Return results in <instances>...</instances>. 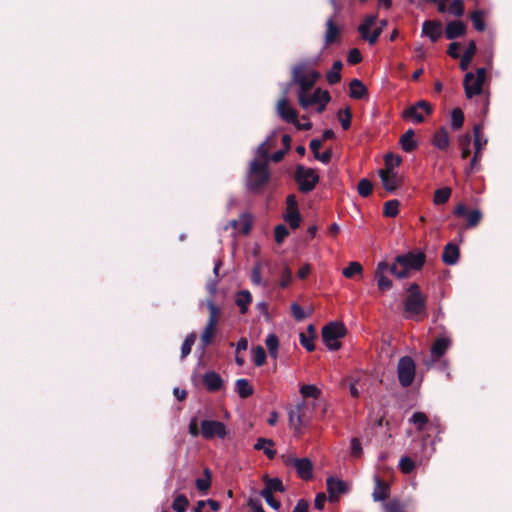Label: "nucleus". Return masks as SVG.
I'll return each instance as SVG.
<instances>
[{
	"label": "nucleus",
	"mask_w": 512,
	"mask_h": 512,
	"mask_svg": "<svg viewBox=\"0 0 512 512\" xmlns=\"http://www.w3.org/2000/svg\"><path fill=\"white\" fill-rule=\"evenodd\" d=\"M265 344L267 346L270 356L276 358L279 347L278 337L274 333H270L265 339Z\"/></svg>",
	"instance_id": "nucleus-38"
},
{
	"label": "nucleus",
	"mask_w": 512,
	"mask_h": 512,
	"mask_svg": "<svg viewBox=\"0 0 512 512\" xmlns=\"http://www.w3.org/2000/svg\"><path fill=\"white\" fill-rule=\"evenodd\" d=\"M415 131L413 129H408L401 137H400V145L403 151L410 153L414 151L418 147V142L414 140Z\"/></svg>",
	"instance_id": "nucleus-23"
},
{
	"label": "nucleus",
	"mask_w": 512,
	"mask_h": 512,
	"mask_svg": "<svg viewBox=\"0 0 512 512\" xmlns=\"http://www.w3.org/2000/svg\"><path fill=\"white\" fill-rule=\"evenodd\" d=\"M418 110L419 109H417L415 106L411 105L403 111L402 117L404 119H410L415 123H422L424 122L425 118L423 114Z\"/></svg>",
	"instance_id": "nucleus-34"
},
{
	"label": "nucleus",
	"mask_w": 512,
	"mask_h": 512,
	"mask_svg": "<svg viewBox=\"0 0 512 512\" xmlns=\"http://www.w3.org/2000/svg\"><path fill=\"white\" fill-rule=\"evenodd\" d=\"M214 332H215V326L206 324L205 329H204V331L201 335V339H200L202 350H204L206 348V346H208L211 343Z\"/></svg>",
	"instance_id": "nucleus-46"
},
{
	"label": "nucleus",
	"mask_w": 512,
	"mask_h": 512,
	"mask_svg": "<svg viewBox=\"0 0 512 512\" xmlns=\"http://www.w3.org/2000/svg\"><path fill=\"white\" fill-rule=\"evenodd\" d=\"M473 134H474V147L475 150L481 151L483 145L487 143V139L482 140V134H481V126L475 125L473 128Z\"/></svg>",
	"instance_id": "nucleus-53"
},
{
	"label": "nucleus",
	"mask_w": 512,
	"mask_h": 512,
	"mask_svg": "<svg viewBox=\"0 0 512 512\" xmlns=\"http://www.w3.org/2000/svg\"><path fill=\"white\" fill-rule=\"evenodd\" d=\"M377 18V14L368 15L364 18L363 22L358 26V32L364 40L368 38L370 28L376 23Z\"/></svg>",
	"instance_id": "nucleus-32"
},
{
	"label": "nucleus",
	"mask_w": 512,
	"mask_h": 512,
	"mask_svg": "<svg viewBox=\"0 0 512 512\" xmlns=\"http://www.w3.org/2000/svg\"><path fill=\"white\" fill-rule=\"evenodd\" d=\"M459 257V247L455 243H447L442 254V261L447 265H455L459 261Z\"/></svg>",
	"instance_id": "nucleus-18"
},
{
	"label": "nucleus",
	"mask_w": 512,
	"mask_h": 512,
	"mask_svg": "<svg viewBox=\"0 0 512 512\" xmlns=\"http://www.w3.org/2000/svg\"><path fill=\"white\" fill-rule=\"evenodd\" d=\"M326 485L330 501H336L338 499V495L348 492L347 483L333 476L327 478Z\"/></svg>",
	"instance_id": "nucleus-14"
},
{
	"label": "nucleus",
	"mask_w": 512,
	"mask_h": 512,
	"mask_svg": "<svg viewBox=\"0 0 512 512\" xmlns=\"http://www.w3.org/2000/svg\"><path fill=\"white\" fill-rule=\"evenodd\" d=\"M372 190L373 185L370 180L363 178L359 181L357 191L361 197H368L372 193Z\"/></svg>",
	"instance_id": "nucleus-51"
},
{
	"label": "nucleus",
	"mask_w": 512,
	"mask_h": 512,
	"mask_svg": "<svg viewBox=\"0 0 512 512\" xmlns=\"http://www.w3.org/2000/svg\"><path fill=\"white\" fill-rule=\"evenodd\" d=\"M384 512H406L404 505L397 499L384 504Z\"/></svg>",
	"instance_id": "nucleus-54"
},
{
	"label": "nucleus",
	"mask_w": 512,
	"mask_h": 512,
	"mask_svg": "<svg viewBox=\"0 0 512 512\" xmlns=\"http://www.w3.org/2000/svg\"><path fill=\"white\" fill-rule=\"evenodd\" d=\"M274 445V442L271 439L266 438H258L254 449L255 450H263L264 454L269 458L273 459L276 455V450L272 449L271 447Z\"/></svg>",
	"instance_id": "nucleus-29"
},
{
	"label": "nucleus",
	"mask_w": 512,
	"mask_h": 512,
	"mask_svg": "<svg viewBox=\"0 0 512 512\" xmlns=\"http://www.w3.org/2000/svg\"><path fill=\"white\" fill-rule=\"evenodd\" d=\"M450 346V340L448 338H438L433 346L431 347V357L433 360L442 357Z\"/></svg>",
	"instance_id": "nucleus-25"
},
{
	"label": "nucleus",
	"mask_w": 512,
	"mask_h": 512,
	"mask_svg": "<svg viewBox=\"0 0 512 512\" xmlns=\"http://www.w3.org/2000/svg\"><path fill=\"white\" fill-rule=\"evenodd\" d=\"M291 279H292V271L290 270V268L287 265H285L281 271V280L279 282L280 287L286 288L290 284Z\"/></svg>",
	"instance_id": "nucleus-59"
},
{
	"label": "nucleus",
	"mask_w": 512,
	"mask_h": 512,
	"mask_svg": "<svg viewBox=\"0 0 512 512\" xmlns=\"http://www.w3.org/2000/svg\"><path fill=\"white\" fill-rule=\"evenodd\" d=\"M404 311L406 319H417L419 316L428 315L425 295H407L404 301Z\"/></svg>",
	"instance_id": "nucleus-5"
},
{
	"label": "nucleus",
	"mask_w": 512,
	"mask_h": 512,
	"mask_svg": "<svg viewBox=\"0 0 512 512\" xmlns=\"http://www.w3.org/2000/svg\"><path fill=\"white\" fill-rule=\"evenodd\" d=\"M206 306L210 312L207 324L216 326L218 322V316L220 314L219 307L214 303L212 298L206 300Z\"/></svg>",
	"instance_id": "nucleus-36"
},
{
	"label": "nucleus",
	"mask_w": 512,
	"mask_h": 512,
	"mask_svg": "<svg viewBox=\"0 0 512 512\" xmlns=\"http://www.w3.org/2000/svg\"><path fill=\"white\" fill-rule=\"evenodd\" d=\"M287 92L288 87H286L283 91V98L278 101L277 111L284 121L295 125L297 123V112L295 109L288 106V100L286 98Z\"/></svg>",
	"instance_id": "nucleus-13"
},
{
	"label": "nucleus",
	"mask_w": 512,
	"mask_h": 512,
	"mask_svg": "<svg viewBox=\"0 0 512 512\" xmlns=\"http://www.w3.org/2000/svg\"><path fill=\"white\" fill-rule=\"evenodd\" d=\"M266 352L260 345L252 349V360L256 366H262L266 362Z\"/></svg>",
	"instance_id": "nucleus-44"
},
{
	"label": "nucleus",
	"mask_w": 512,
	"mask_h": 512,
	"mask_svg": "<svg viewBox=\"0 0 512 512\" xmlns=\"http://www.w3.org/2000/svg\"><path fill=\"white\" fill-rule=\"evenodd\" d=\"M387 25L388 21L386 19L380 20L379 25L374 29L372 33H369L368 38L365 40L368 41L370 45H374Z\"/></svg>",
	"instance_id": "nucleus-43"
},
{
	"label": "nucleus",
	"mask_w": 512,
	"mask_h": 512,
	"mask_svg": "<svg viewBox=\"0 0 512 512\" xmlns=\"http://www.w3.org/2000/svg\"><path fill=\"white\" fill-rule=\"evenodd\" d=\"M449 143L450 140L447 129L445 127L439 128L433 136V145L440 150H446Z\"/></svg>",
	"instance_id": "nucleus-26"
},
{
	"label": "nucleus",
	"mask_w": 512,
	"mask_h": 512,
	"mask_svg": "<svg viewBox=\"0 0 512 512\" xmlns=\"http://www.w3.org/2000/svg\"><path fill=\"white\" fill-rule=\"evenodd\" d=\"M399 201L396 199L389 200L384 204L383 213L386 217H396L399 213Z\"/></svg>",
	"instance_id": "nucleus-47"
},
{
	"label": "nucleus",
	"mask_w": 512,
	"mask_h": 512,
	"mask_svg": "<svg viewBox=\"0 0 512 512\" xmlns=\"http://www.w3.org/2000/svg\"><path fill=\"white\" fill-rule=\"evenodd\" d=\"M416 375L415 362L410 356H403L397 364V376L400 385L407 388L412 385Z\"/></svg>",
	"instance_id": "nucleus-6"
},
{
	"label": "nucleus",
	"mask_w": 512,
	"mask_h": 512,
	"mask_svg": "<svg viewBox=\"0 0 512 512\" xmlns=\"http://www.w3.org/2000/svg\"><path fill=\"white\" fill-rule=\"evenodd\" d=\"M343 67V64L340 60H337L333 63L332 68L328 71L326 77L327 81L330 85L337 84L341 81L340 71Z\"/></svg>",
	"instance_id": "nucleus-33"
},
{
	"label": "nucleus",
	"mask_w": 512,
	"mask_h": 512,
	"mask_svg": "<svg viewBox=\"0 0 512 512\" xmlns=\"http://www.w3.org/2000/svg\"><path fill=\"white\" fill-rule=\"evenodd\" d=\"M305 407V402L302 401L298 403L294 408L290 409L288 412L289 416V424L295 430L299 431L302 427L307 425L308 419L306 418L303 409Z\"/></svg>",
	"instance_id": "nucleus-12"
},
{
	"label": "nucleus",
	"mask_w": 512,
	"mask_h": 512,
	"mask_svg": "<svg viewBox=\"0 0 512 512\" xmlns=\"http://www.w3.org/2000/svg\"><path fill=\"white\" fill-rule=\"evenodd\" d=\"M270 180V172L267 162L254 159L250 162L246 174V189L249 193L259 195Z\"/></svg>",
	"instance_id": "nucleus-1"
},
{
	"label": "nucleus",
	"mask_w": 512,
	"mask_h": 512,
	"mask_svg": "<svg viewBox=\"0 0 512 512\" xmlns=\"http://www.w3.org/2000/svg\"><path fill=\"white\" fill-rule=\"evenodd\" d=\"M477 50L475 41L471 40L468 43V46L464 52V54L461 57V61L459 64V67L462 71H466L473 59V56L475 55Z\"/></svg>",
	"instance_id": "nucleus-28"
},
{
	"label": "nucleus",
	"mask_w": 512,
	"mask_h": 512,
	"mask_svg": "<svg viewBox=\"0 0 512 512\" xmlns=\"http://www.w3.org/2000/svg\"><path fill=\"white\" fill-rule=\"evenodd\" d=\"M375 487L372 493L373 500L384 501L389 496V485L384 482L379 476H375Z\"/></svg>",
	"instance_id": "nucleus-22"
},
{
	"label": "nucleus",
	"mask_w": 512,
	"mask_h": 512,
	"mask_svg": "<svg viewBox=\"0 0 512 512\" xmlns=\"http://www.w3.org/2000/svg\"><path fill=\"white\" fill-rule=\"evenodd\" d=\"M399 468L403 473L409 474L414 470L415 463L410 457L405 456L400 459Z\"/></svg>",
	"instance_id": "nucleus-55"
},
{
	"label": "nucleus",
	"mask_w": 512,
	"mask_h": 512,
	"mask_svg": "<svg viewBox=\"0 0 512 512\" xmlns=\"http://www.w3.org/2000/svg\"><path fill=\"white\" fill-rule=\"evenodd\" d=\"M263 481L265 483V487L261 491H268L269 494H273V492H284L285 491L283 482L278 477L270 478L269 476L265 475L263 477Z\"/></svg>",
	"instance_id": "nucleus-27"
},
{
	"label": "nucleus",
	"mask_w": 512,
	"mask_h": 512,
	"mask_svg": "<svg viewBox=\"0 0 512 512\" xmlns=\"http://www.w3.org/2000/svg\"><path fill=\"white\" fill-rule=\"evenodd\" d=\"M274 235L275 241L281 243L289 235V231L285 225L279 224L274 229Z\"/></svg>",
	"instance_id": "nucleus-58"
},
{
	"label": "nucleus",
	"mask_w": 512,
	"mask_h": 512,
	"mask_svg": "<svg viewBox=\"0 0 512 512\" xmlns=\"http://www.w3.org/2000/svg\"><path fill=\"white\" fill-rule=\"evenodd\" d=\"M452 190L450 187H443L439 188L434 192V199L433 202L435 205H441L445 204L450 196H451Z\"/></svg>",
	"instance_id": "nucleus-35"
},
{
	"label": "nucleus",
	"mask_w": 512,
	"mask_h": 512,
	"mask_svg": "<svg viewBox=\"0 0 512 512\" xmlns=\"http://www.w3.org/2000/svg\"><path fill=\"white\" fill-rule=\"evenodd\" d=\"M235 392L240 398L246 399L253 394L254 390L247 379L240 378L235 383Z\"/></svg>",
	"instance_id": "nucleus-30"
},
{
	"label": "nucleus",
	"mask_w": 512,
	"mask_h": 512,
	"mask_svg": "<svg viewBox=\"0 0 512 512\" xmlns=\"http://www.w3.org/2000/svg\"><path fill=\"white\" fill-rule=\"evenodd\" d=\"M260 495L265 499L266 503L274 510L279 511L281 503L273 497V494H269L268 491H261Z\"/></svg>",
	"instance_id": "nucleus-57"
},
{
	"label": "nucleus",
	"mask_w": 512,
	"mask_h": 512,
	"mask_svg": "<svg viewBox=\"0 0 512 512\" xmlns=\"http://www.w3.org/2000/svg\"><path fill=\"white\" fill-rule=\"evenodd\" d=\"M301 345L309 352L315 350V344L313 342V338L308 337L305 333H300L299 335Z\"/></svg>",
	"instance_id": "nucleus-62"
},
{
	"label": "nucleus",
	"mask_w": 512,
	"mask_h": 512,
	"mask_svg": "<svg viewBox=\"0 0 512 512\" xmlns=\"http://www.w3.org/2000/svg\"><path fill=\"white\" fill-rule=\"evenodd\" d=\"M300 393L304 398L317 399L321 395V390L313 384H305L300 387Z\"/></svg>",
	"instance_id": "nucleus-40"
},
{
	"label": "nucleus",
	"mask_w": 512,
	"mask_h": 512,
	"mask_svg": "<svg viewBox=\"0 0 512 512\" xmlns=\"http://www.w3.org/2000/svg\"><path fill=\"white\" fill-rule=\"evenodd\" d=\"M344 113L345 117L340 119L343 130H348L351 126L352 113L349 107L338 112V116Z\"/></svg>",
	"instance_id": "nucleus-60"
},
{
	"label": "nucleus",
	"mask_w": 512,
	"mask_h": 512,
	"mask_svg": "<svg viewBox=\"0 0 512 512\" xmlns=\"http://www.w3.org/2000/svg\"><path fill=\"white\" fill-rule=\"evenodd\" d=\"M377 286L381 292H385L392 288V281L385 275H375Z\"/></svg>",
	"instance_id": "nucleus-56"
},
{
	"label": "nucleus",
	"mask_w": 512,
	"mask_h": 512,
	"mask_svg": "<svg viewBox=\"0 0 512 512\" xmlns=\"http://www.w3.org/2000/svg\"><path fill=\"white\" fill-rule=\"evenodd\" d=\"M202 380L205 388L209 392H217L224 386V381L220 374L212 370L204 373Z\"/></svg>",
	"instance_id": "nucleus-16"
},
{
	"label": "nucleus",
	"mask_w": 512,
	"mask_h": 512,
	"mask_svg": "<svg viewBox=\"0 0 512 512\" xmlns=\"http://www.w3.org/2000/svg\"><path fill=\"white\" fill-rule=\"evenodd\" d=\"M291 312H292V314H293V316H294L296 321H302V320H304L306 318V314H305L304 310L296 302L292 303V305H291Z\"/></svg>",
	"instance_id": "nucleus-63"
},
{
	"label": "nucleus",
	"mask_w": 512,
	"mask_h": 512,
	"mask_svg": "<svg viewBox=\"0 0 512 512\" xmlns=\"http://www.w3.org/2000/svg\"><path fill=\"white\" fill-rule=\"evenodd\" d=\"M284 464L294 467L297 475L303 480H311L313 478V464L309 458L288 456L284 460Z\"/></svg>",
	"instance_id": "nucleus-8"
},
{
	"label": "nucleus",
	"mask_w": 512,
	"mask_h": 512,
	"mask_svg": "<svg viewBox=\"0 0 512 512\" xmlns=\"http://www.w3.org/2000/svg\"><path fill=\"white\" fill-rule=\"evenodd\" d=\"M204 474L205 478H197L195 485L198 491L205 494L211 485V472L208 468H205Z\"/></svg>",
	"instance_id": "nucleus-37"
},
{
	"label": "nucleus",
	"mask_w": 512,
	"mask_h": 512,
	"mask_svg": "<svg viewBox=\"0 0 512 512\" xmlns=\"http://www.w3.org/2000/svg\"><path fill=\"white\" fill-rule=\"evenodd\" d=\"M347 329L342 322L333 321L322 328L323 343L330 351L340 349L341 344L338 341L346 335Z\"/></svg>",
	"instance_id": "nucleus-2"
},
{
	"label": "nucleus",
	"mask_w": 512,
	"mask_h": 512,
	"mask_svg": "<svg viewBox=\"0 0 512 512\" xmlns=\"http://www.w3.org/2000/svg\"><path fill=\"white\" fill-rule=\"evenodd\" d=\"M466 32V25L462 21H451L446 25L445 36L449 40L461 37Z\"/></svg>",
	"instance_id": "nucleus-19"
},
{
	"label": "nucleus",
	"mask_w": 512,
	"mask_h": 512,
	"mask_svg": "<svg viewBox=\"0 0 512 512\" xmlns=\"http://www.w3.org/2000/svg\"><path fill=\"white\" fill-rule=\"evenodd\" d=\"M305 65L299 64L293 67L292 69V77L291 82L288 84V86L292 84H298L300 89L298 92L299 95H307V92L310 91L313 86L315 85L312 83L304 73Z\"/></svg>",
	"instance_id": "nucleus-10"
},
{
	"label": "nucleus",
	"mask_w": 512,
	"mask_h": 512,
	"mask_svg": "<svg viewBox=\"0 0 512 512\" xmlns=\"http://www.w3.org/2000/svg\"><path fill=\"white\" fill-rule=\"evenodd\" d=\"M196 340V334L190 333L186 336L184 342L181 346V359H184L191 353L192 346L194 345Z\"/></svg>",
	"instance_id": "nucleus-45"
},
{
	"label": "nucleus",
	"mask_w": 512,
	"mask_h": 512,
	"mask_svg": "<svg viewBox=\"0 0 512 512\" xmlns=\"http://www.w3.org/2000/svg\"><path fill=\"white\" fill-rule=\"evenodd\" d=\"M483 15L484 11L482 10H476L471 14V21L473 23V26L479 32L484 31L486 28V24L482 19Z\"/></svg>",
	"instance_id": "nucleus-48"
},
{
	"label": "nucleus",
	"mask_w": 512,
	"mask_h": 512,
	"mask_svg": "<svg viewBox=\"0 0 512 512\" xmlns=\"http://www.w3.org/2000/svg\"><path fill=\"white\" fill-rule=\"evenodd\" d=\"M188 505L189 501L187 497L183 494H179L175 497L172 508L175 512H185Z\"/></svg>",
	"instance_id": "nucleus-50"
},
{
	"label": "nucleus",
	"mask_w": 512,
	"mask_h": 512,
	"mask_svg": "<svg viewBox=\"0 0 512 512\" xmlns=\"http://www.w3.org/2000/svg\"><path fill=\"white\" fill-rule=\"evenodd\" d=\"M464 123V114L460 108H454L451 112V128L454 131L459 130Z\"/></svg>",
	"instance_id": "nucleus-39"
},
{
	"label": "nucleus",
	"mask_w": 512,
	"mask_h": 512,
	"mask_svg": "<svg viewBox=\"0 0 512 512\" xmlns=\"http://www.w3.org/2000/svg\"><path fill=\"white\" fill-rule=\"evenodd\" d=\"M335 15L329 17L326 21V32L324 37L325 45L333 44L336 41L337 36L340 34V29L335 24Z\"/></svg>",
	"instance_id": "nucleus-21"
},
{
	"label": "nucleus",
	"mask_w": 512,
	"mask_h": 512,
	"mask_svg": "<svg viewBox=\"0 0 512 512\" xmlns=\"http://www.w3.org/2000/svg\"><path fill=\"white\" fill-rule=\"evenodd\" d=\"M450 13L461 17L464 14V4L462 0H453L450 5Z\"/></svg>",
	"instance_id": "nucleus-61"
},
{
	"label": "nucleus",
	"mask_w": 512,
	"mask_h": 512,
	"mask_svg": "<svg viewBox=\"0 0 512 512\" xmlns=\"http://www.w3.org/2000/svg\"><path fill=\"white\" fill-rule=\"evenodd\" d=\"M410 422L416 426L417 430L421 431L428 423V417L423 412H414L410 418Z\"/></svg>",
	"instance_id": "nucleus-49"
},
{
	"label": "nucleus",
	"mask_w": 512,
	"mask_h": 512,
	"mask_svg": "<svg viewBox=\"0 0 512 512\" xmlns=\"http://www.w3.org/2000/svg\"><path fill=\"white\" fill-rule=\"evenodd\" d=\"M362 272V266L359 262H350L349 265L343 269V275L347 278H352L354 275Z\"/></svg>",
	"instance_id": "nucleus-52"
},
{
	"label": "nucleus",
	"mask_w": 512,
	"mask_h": 512,
	"mask_svg": "<svg viewBox=\"0 0 512 512\" xmlns=\"http://www.w3.org/2000/svg\"><path fill=\"white\" fill-rule=\"evenodd\" d=\"M349 89V96L353 99H362L368 95L366 86L357 78L351 80Z\"/></svg>",
	"instance_id": "nucleus-24"
},
{
	"label": "nucleus",
	"mask_w": 512,
	"mask_h": 512,
	"mask_svg": "<svg viewBox=\"0 0 512 512\" xmlns=\"http://www.w3.org/2000/svg\"><path fill=\"white\" fill-rule=\"evenodd\" d=\"M228 434L226 425L223 422L217 420H203L201 421V435L207 440H211L215 437L224 439Z\"/></svg>",
	"instance_id": "nucleus-7"
},
{
	"label": "nucleus",
	"mask_w": 512,
	"mask_h": 512,
	"mask_svg": "<svg viewBox=\"0 0 512 512\" xmlns=\"http://www.w3.org/2000/svg\"><path fill=\"white\" fill-rule=\"evenodd\" d=\"M463 86L468 99L480 95L483 89V82L477 80L472 72H467L464 77Z\"/></svg>",
	"instance_id": "nucleus-15"
},
{
	"label": "nucleus",
	"mask_w": 512,
	"mask_h": 512,
	"mask_svg": "<svg viewBox=\"0 0 512 512\" xmlns=\"http://www.w3.org/2000/svg\"><path fill=\"white\" fill-rule=\"evenodd\" d=\"M391 159H393V154L389 153L385 156V170H379V177L381 178V182L385 190L389 193L394 192L397 188H399L403 180L394 170V165L391 164Z\"/></svg>",
	"instance_id": "nucleus-4"
},
{
	"label": "nucleus",
	"mask_w": 512,
	"mask_h": 512,
	"mask_svg": "<svg viewBox=\"0 0 512 512\" xmlns=\"http://www.w3.org/2000/svg\"><path fill=\"white\" fill-rule=\"evenodd\" d=\"M361 60H362V55L357 48H353L349 51L348 57H347L348 63L355 65V64H358L359 62H361Z\"/></svg>",
	"instance_id": "nucleus-64"
},
{
	"label": "nucleus",
	"mask_w": 512,
	"mask_h": 512,
	"mask_svg": "<svg viewBox=\"0 0 512 512\" xmlns=\"http://www.w3.org/2000/svg\"><path fill=\"white\" fill-rule=\"evenodd\" d=\"M442 33V24L437 21L426 20L422 24V35L428 36L432 42H436Z\"/></svg>",
	"instance_id": "nucleus-17"
},
{
	"label": "nucleus",
	"mask_w": 512,
	"mask_h": 512,
	"mask_svg": "<svg viewBox=\"0 0 512 512\" xmlns=\"http://www.w3.org/2000/svg\"><path fill=\"white\" fill-rule=\"evenodd\" d=\"M454 215L457 217H466L467 228L476 227L482 219V212L479 209L468 210L466 205L459 203L454 209Z\"/></svg>",
	"instance_id": "nucleus-11"
},
{
	"label": "nucleus",
	"mask_w": 512,
	"mask_h": 512,
	"mask_svg": "<svg viewBox=\"0 0 512 512\" xmlns=\"http://www.w3.org/2000/svg\"><path fill=\"white\" fill-rule=\"evenodd\" d=\"M326 90H322L321 88H316L312 94L307 95H299L298 101L303 109H307L310 106L320 102L323 100V93Z\"/></svg>",
	"instance_id": "nucleus-20"
},
{
	"label": "nucleus",
	"mask_w": 512,
	"mask_h": 512,
	"mask_svg": "<svg viewBox=\"0 0 512 512\" xmlns=\"http://www.w3.org/2000/svg\"><path fill=\"white\" fill-rule=\"evenodd\" d=\"M458 141L461 148V157L467 158L470 155L471 135L469 133L463 134L459 136Z\"/></svg>",
	"instance_id": "nucleus-41"
},
{
	"label": "nucleus",
	"mask_w": 512,
	"mask_h": 512,
	"mask_svg": "<svg viewBox=\"0 0 512 512\" xmlns=\"http://www.w3.org/2000/svg\"><path fill=\"white\" fill-rule=\"evenodd\" d=\"M251 302L252 295L248 290H241L236 294L235 303L242 314H245L248 311V306Z\"/></svg>",
	"instance_id": "nucleus-31"
},
{
	"label": "nucleus",
	"mask_w": 512,
	"mask_h": 512,
	"mask_svg": "<svg viewBox=\"0 0 512 512\" xmlns=\"http://www.w3.org/2000/svg\"><path fill=\"white\" fill-rule=\"evenodd\" d=\"M426 260V256L423 252L413 253L408 252L400 254L395 257V263L409 270H420Z\"/></svg>",
	"instance_id": "nucleus-9"
},
{
	"label": "nucleus",
	"mask_w": 512,
	"mask_h": 512,
	"mask_svg": "<svg viewBox=\"0 0 512 512\" xmlns=\"http://www.w3.org/2000/svg\"><path fill=\"white\" fill-rule=\"evenodd\" d=\"M284 220L290 225L292 229H297L300 226L302 216L299 210H294L292 212H287L284 215Z\"/></svg>",
	"instance_id": "nucleus-42"
},
{
	"label": "nucleus",
	"mask_w": 512,
	"mask_h": 512,
	"mask_svg": "<svg viewBox=\"0 0 512 512\" xmlns=\"http://www.w3.org/2000/svg\"><path fill=\"white\" fill-rule=\"evenodd\" d=\"M294 179L302 193H309L319 183V176L312 168H307L302 164L296 166Z\"/></svg>",
	"instance_id": "nucleus-3"
}]
</instances>
